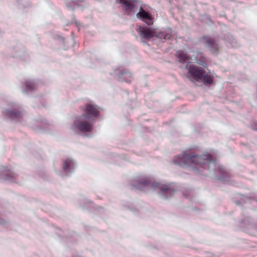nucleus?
I'll use <instances>...</instances> for the list:
<instances>
[{"mask_svg": "<svg viewBox=\"0 0 257 257\" xmlns=\"http://www.w3.org/2000/svg\"><path fill=\"white\" fill-rule=\"evenodd\" d=\"M173 163L182 167L191 168L193 170L201 173L202 168L208 169L210 172H218L221 175L218 179L224 183L230 181L228 173L225 171L224 168L217 164L216 161L211 156L208 154H204L198 156L194 153L185 151L182 154L174 157Z\"/></svg>", "mask_w": 257, "mask_h": 257, "instance_id": "obj_1", "label": "nucleus"}, {"mask_svg": "<svg viewBox=\"0 0 257 257\" xmlns=\"http://www.w3.org/2000/svg\"><path fill=\"white\" fill-rule=\"evenodd\" d=\"M133 189L145 191L151 189L157 191L159 196L164 199L172 197L177 189L173 183L163 184L157 182H153L148 177L139 176L132 184Z\"/></svg>", "mask_w": 257, "mask_h": 257, "instance_id": "obj_2", "label": "nucleus"}, {"mask_svg": "<svg viewBox=\"0 0 257 257\" xmlns=\"http://www.w3.org/2000/svg\"><path fill=\"white\" fill-rule=\"evenodd\" d=\"M121 4L125 12L130 15L136 13L137 17L148 26L153 24L152 16L144 10L138 0H116Z\"/></svg>", "mask_w": 257, "mask_h": 257, "instance_id": "obj_3", "label": "nucleus"}, {"mask_svg": "<svg viewBox=\"0 0 257 257\" xmlns=\"http://www.w3.org/2000/svg\"><path fill=\"white\" fill-rule=\"evenodd\" d=\"M2 112L5 116L16 122H22L24 116L22 106L15 102H10L8 106L3 108Z\"/></svg>", "mask_w": 257, "mask_h": 257, "instance_id": "obj_4", "label": "nucleus"}, {"mask_svg": "<svg viewBox=\"0 0 257 257\" xmlns=\"http://www.w3.org/2000/svg\"><path fill=\"white\" fill-rule=\"evenodd\" d=\"M94 123L91 120L80 115L74 121L71 130L74 131H78L82 134L89 133L92 131Z\"/></svg>", "mask_w": 257, "mask_h": 257, "instance_id": "obj_5", "label": "nucleus"}, {"mask_svg": "<svg viewBox=\"0 0 257 257\" xmlns=\"http://www.w3.org/2000/svg\"><path fill=\"white\" fill-rule=\"evenodd\" d=\"M185 67L188 70V77L192 81H196L198 82L201 81L205 71L198 68L195 64H192L190 62H187Z\"/></svg>", "mask_w": 257, "mask_h": 257, "instance_id": "obj_6", "label": "nucleus"}, {"mask_svg": "<svg viewBox=\"0 0 257 257\" xmlns=\"http://www.w3.org/2000/svg\"><path fill=\"white\" fill-rule=\"evenodd\" d=\"M201 41L212 54L217 55L219 53L220 46L213 38L209 36H203L201 39Z\"/></svg>", "mask_w": 257, "mask_h": 257, "instance_id": "obj_7", "label": "nucleus"}, {"mask_svg": "<svg viewBox=\"0 0 257 257\" xmlns=\"http://www.w3.org/2000/svg\"><path fill=\"white\" fill-rule=\"evenodd\" d=\"M81 115L95 122V119L99 117V111L97 106L87 104Z\"/></svg>", "mask_w": 257, "mask_h": 257, "instance_id": "obj_8", "label": "nucleus"}, {"mask_svg": "<svg viewBox=\"0 0 257 257\" xmlns=\"http://www.w3.org/2000/svg\"><path fill=\"white\" fill-rule=\"evenodd\" d=\"M177 56L178 57V61L181 63H187L188 61L190 60H193L196 61V62L203 66L206 65L205 60H200L198 56H195L193 59H192L189 55L186 54L184 52H178Z\"/></svg>", "mask_w": 257, "mask_h": 257, "instance_id": "obj_9", "label": "nucleus"}, {"mask_svg": "<svg viewBox=\"0 0 257 257\" xmlns=\"http://www.w3.org/2000/svg\"><path fill=\"white\" fill-rule=\"evenodd\" d=\"M136 30L142 38L149 40L154 37V30L147 26H139Z\"/></svg>", "mask_w": 257, "mask_h": 257, "instance_id": "obj_10", "label": "nucleus"}, {"mask_svg": "<svg viewBox=\"0 0 257 257\" xmlns=\"http://www.w3.org/2000/svg\"><path fill=\"white\" fill-rule=\"evenodd\" d=\"M76 168V164L74 161L71 159L64 160L63 163V170L68 176L70 175Z\"/></svg>", "mask_w": 257, "mask_h": 257, "instance_id": "obj_11", "label": "nucleus"}, {"mask_svg": "<svg viewBox=\"0 0 257 257\" xmlns=\"http://www.w3.org/2000/svg\"><path fill=\"white\" fill-rule=\"evenodd\" d=\"M154 37L161 40L170 39L172 37V30L169 28L165 29L163 31L158 32L154 30Z\"/></svg>", "mask_w": 257, "mask_h": 257, "instance_id": "obj_12", "label": "nucleus"}, {"mask_svg": "<svg viewBox=\"0 0 257 257\" xmlns=\"http://www.w3.org/2000/svg\"><path fill=\"white\" fill-rule=\"evenodd\" d=\"M117 78L120 81H125L130 83L131 81L132 74L126 70H121L117 74Z\"/></svg>", "mask_w": 257, "mask_h": 257, "instance_id": "obj_13", "label": "nucleus"}, {"mask_svg": "<svg viewBox=\"0 0 257 257\" xmlns=\"http://www.w3.org/2000/svg\"><path fill=\"white\" fill-rule=\"evenodd\" d=\"M225 39L228 47L231 48H237L239 47V45L232 35L230 34L227 35L225 37Z\"/></svg>", "mask_w": 257, "mask_h": 257, "instance_id": "obj_14", "label": "nucleus"}, {"mask_svg": "<svg viewBox=\"0 0 257 257\" xmlns=\"http://www.w3.org/2000/svg\"><path fill=\"white\" fill-rule=\"evenodd\" d=\"M25 86L27 91L23 90V91L24 93L31 92L35 90L37 88V83L34 80H28L25 82Z\"/></svg>", "mask_w": 257, "mask_h": 257, "instance_id": "obj_15", "label": "nucleus"}, {"mask_svg": "<svg viewBox=\"0 0 257 257\" xmlns=\"http://www.w3.org/2000/svg\"><path fill=\"white\" fill-rule=\"evenodd\" d=\"M203 74L200 82H203L205 85L211 84L213 82V77L211 75L206 74L205 71Z\"/></svg>", "mask_w": 257, "mask_h": 257, "instance_id": "obj_16", "label": "nucleus"}, {"mask_svg": "<svg viewBox=\"0 0 257 257\" xmlns=\"http://www.w3.org/2000/svg\"><path fill=\"white\" fill-rule=\"evenodd\" d=\"M15 174L12 172L8 173L6 172L3 174V176L4 177V179L6 180H10L13 181V179L14 178L15 176Z\"/></svg>", "mask_w": 257, "mask_h": 257, "instance_id": "obj_17", "label": "nucleus"}, {"mask_svg": "<svg viewBox=\"0 0 257 257\" xmlns=\"http://www.w3.org/2000/svg\"><path fill=\"white\" fill-rule=\"evenodd\" d=\"M9 223L8 221L0 217V225L6 226Z\"/></svg>", "mask_w": 257, "mask_h": 257, "instance_id": "obj_18", "label": "nucleus"}, {"mask_svg": "<svg viewBox=\"0 0 257 257\" xmlns=\"http://www.w3.org/2000/svg\"><path fill=\"white\" fill-rule=\"evenodd\" d=\"M57 38L58 40L62 41V42H63L64 41V38L59 35H57Z\"/></svg>", "mask_w": 257, "mask_h": 257, "instance_id": "obj_19", "label": "nucleus"}, {"mask_svg": "<svg viewBox=\"0 0 257 257\" xmlns=\"http://www.w3.org/2000/svg\"><path fill=\"white\" fill-rule=\"evenodd\" d=\"M66 6L68 8V9H69V10H72V11L74 10V9L72 7H71L70 5H69L68 4H67Z\"/></svg>", "mask_w": 257, "mask_h": 257, "instance_id": "obj_20", "label": "nucleus"}, {"mask_svg": "<svg viewBox=\"0 0 257 257\" xmlns=\"http://www.w3.org/2000/svg\"><path fill=\"white\" fill-rule=\"evenodd\" d=\"M245 199H246V200H247L248 201H249L250 200V199L249 198H248V197H246Z\"/></svg>", "mask_w": 257, "mask_h": 257, "instance_id": "obj_21", "label": "nucleus"}, {"mask_svg": "<svg viewBox=\"0 0 257 257\" xmlns=\"http://www.w3.org/2000/svg\"><path fill=\"white\" fill-rule=\"evenodd\" d=\"M75 23L77 25H78L77 22L76 21H75Z\"/></svg>", "mask_w": 257, "mask_h": 257, "instance_id": "obj_22", "label": "nucleus"}, {"mask_svg": "<svg viewBox=\"0 0 257 257\" xmlns=\"http://www.w3.org/2000/svg\"><path fill=\"white\" fill-rule=\"evenodd\" d=\"M76 1H77V0H73V2H75Z\"/></svg>", "mask_w": 257, "mask_h": 257, "instance_id": "obj_23", "label": "nucleus"}]
</instances>
